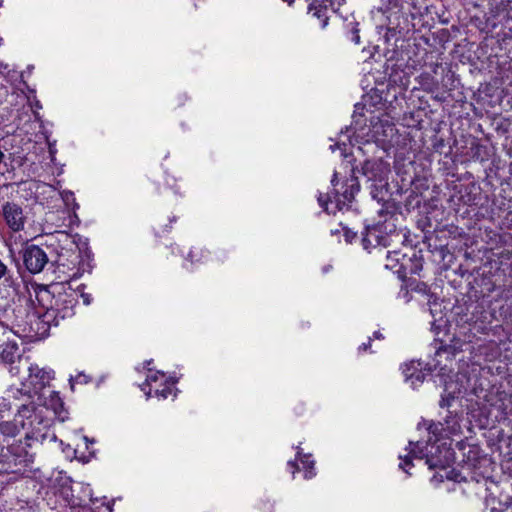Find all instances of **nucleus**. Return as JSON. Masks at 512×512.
Listing matches in <instances>:
<instances>
[{
  "label": "nucleus",
  "instance_id": "49530a36",
  "mask_svg": "<svg viewBox=\"0 0 512 512\" xmlns=\"http://www.w3.org/2000/svg\"><path fill=\"white\" fill-rule=\"evenodd\" d=\"M2 66V64H0V67Z\"/></svg>",
  "mask_w": 512,
  "mask_h": 512
},
{
  "label": "nucleus",
  "instance_id": "423d86ee",
  "mask_svg": "<svg viewBox=\"0 0 512 512\" xmlns=\"http://www.w3.org/2000/svg\"><path fill=\"white\" fill-rule=\"evenodd\" d=\"M80 251L74 245V249H66L58 254L54 270L55 281L69 284L71 280L82 276L83 270L79 266Z\"/></svg>",
  "mask_w": 512,
  "mask_h": 512
},
{
  "label": "nucleus",
  "instance_id": "f257e3e1",
  "mask_svg": "<svg viewBox=\"0 0 512 512\" xmlns=\"http://www.w3.org/2000/svg\"><path fill=\"white\" fill-rule=\"evenodd\" d=\"M35 298L46 314L61 319L71 317L77 303V293L70 284L61 282L38 286L35 289Z\"/></svg>",
  "mask_w": 512,
  "mask_h": 512
},
{
  "label": "nucleus",
  "instance_id": "1a4fd4ad",
  "mask_svg": "<svg viewBox=\"0 0 512 512\" xmlns=\"http://www.w3.org/2000/svg\"><path fill=\"white\" fill-rule=\"evenodd\" d=\"M2 218L7 227L13 232H21L25 229L28 214L23 206L14 201H5L0 209Z\"/></svg>",
  "mask_w": 512,
  "mask_h": 512
},
{
  "label": "nucleus",
  "instance_id": "393cba45",
  "mask_svg": "<svg viewBox=\"0 0 512 512\" xmlns=\"http://www.w3.org/2000/svg\"><path fill=\"white\" fill-rule=\"evenodd\" d=\"M12 330L15 334L19 336L29 337V333L27 332L26 328H21L19 324L13 325Z\"/></svg>",
  "mask_w": 512,
  "mask_h": 512
},
{
  "label": "nucleus",
  "instance_id": "7ed1b4c3",
  "mask_svg": "<svg viewBox=\"0 0 512 512\" xmlns=\"http://www.w3.org/2000/svg\"><path fill=\"white\" fill-rule=\"evenodd\" d=\"M395 134L396 128L394 124L387 115L383 114L381 117H372L369 127L356 129L353 138L348 135L347 139L349 145L353 148L355 143L369 144L370 142H374L384 148L393 139Z\"/></svg>",
  "mask_w": 512,
  "mask_h": 512
},
{
  "label": "nucleus",
  "instance_id": "a19ab883",
  "mask_svg": "<svg viewBox=\"0 0 512 512\" xmlns=\"http://www.w3.org/2000/svg\"><path fill=\"white\" fill-rule=\"evenodd\" d=\"M284 2H287L289 5H292V3L294 2V0H283Z\"/></svg>",
  "mask_w": 512,
  "mask_h": 512
},
{
  "label": "nucleus",
  "instance_id": "f3484780",
  "mask_svg": "<svg viewBox=\"0 0 512 512\" xmlns=\"http://www.w3.org/2000/svg\"><path fill=\"white\" fill-rule=\"evenodd\" d=\"M428 446H429V444H427L426 452H425L424 449L420 447L419 442H417V443L409 442L408 454L405 456H402V455L399 456V459H400L399 468L402 469L403 471H405L406 473H408L407 467H410L412 465L411 459L412 458H415V459L426 458V455L429 454Z\"/></svg>",
  "mask_w": 512,
  "mask_h": 512
},
{
  "label": "nucleus",
  "instance_id": "2f4dec72",
  "mask_svg": "<svg viewBox=\"0 0 512 512\" xmlns=\"http://www.w3.org/2000/svg\"><path fill=\"white\" fill-rule=\"evenodd\" d=\"M416 288L419 292L426 293L427 291V286L424 283L417 285Z\"/></svg>",
  "mask_w": 512,
  "mask_h": 512
},
{
  "label": "nucleus",
  "instance_id": "5701e85b",
  "mask_svg": "<svg viewBox=\"0 0 512 512\" xmlns=\"http://www.w3.org/2000/svg\"><path fill=\"white\" fill-rule=\"evenodd\" d=\"M69 382H70L71 389L73 390L75 383H80V384L87 383L88 376L85 375L84 373H79L75 377L71 376L69 378Z\"/></svg>",
  "mask_w": 512,
  "mask_h": 512
},
{
  "label": "nucleus",
  "instance_id": "cd10ccee",
  "mask_svg": "<svg viewBox=\"0 0 512 512\" xmlns=\"http://www.w3.org/2000/svg\"><path fill=\"white\" fill-rule=\"evenodd\" d=\"M48 145H49V154L51 156V160L53 161L54 160V156H55L56 151H57L56 150V146H55V142L54 143L49 142Z\"/></svg>",
  "mask_w": 512,
  "mask_h": 512
},
{
  "label": "nucleus",
  "instance_id": "c9c22d12",
  "mask_svg": "<svg viewBox=\"0 0 512 512\" xmlns=\"http://www.w3.org/2000/svg\"><path fill=\"white\" fill-rule=\"evenodd\" d=\"M195 256H196V255H195V251H193V250H192V251H190V253H189V257L191 258V261H193V259H194V257H195Z\"/></svg>",
  "mask_w": 512,
  "mask_h": 512
},
{
  "label": "nucleus",
  "instance_id": "6e6552de",
  "mask_svg": "<svg viewBox=\"0 0 512 512\" xmlns=\"http://www.w3.org/2000/svg\"><path fill=\"white\" fill-rule=\"evenodd\" d=\"M454 460V452L450 448V446L443 442L439 445H430L429 454L426 455V464L429 469H439L440 471L434 475V479L440 478V481L443 478H450V472L447 471V467Z\"/></svg>",
  "mask_w": 512,
  "mask_h": 512
},
{
  "label": "nucleus",
  "instance_id": "bb28decb",
  "mask_svg": "<svg viewBox=\"0 0 512 512\" xmlns=\"http://www.w3.org/2000/svg\"><path fill=\"white\" fill-rule=\"evenodd\" d=\"M80 296H81V298L83 300V303L85 305H90L91 304L92 296L90 294L82 292Z\"/></svg>",
  "mask_w": 512,
  "mask_h": 512
},
{
  "label": "nucleus",
  "instance_id": "9b49d317",
  "mask_svg": "<svg viewBox=\"0 0 512 512\" xmlns=\"http://www.w3.org/2000/svg\"><path fill=\"white\" fill-rule=\"evenodd\" d=\"M23 262L30 273L36 274L44 269L48 257L42 248L37 245H30L23 252Z\"/></svg>",
  "mask_w": 512,
  "mask_h": 512
},
{
  "label": "nucleus",
  "instance_id": "4468645a",
  "mask_svg": "<svg viewBox=\"0 0 512 512\" xmlns=\"http://www.w3.org/2000/svg\"><path fill=\"white\" fill-rule=\"evenodd\" d=\"M334 0H315L308 8V12L319 20L321 28H325L328 24L330 12H334Z\"/></svg>",
  "mask_w": 512,
  "mask_h": 512
},
{
  "label": "nucleus",
  "instance_id": "39448f33",
  "mask_svg": "<svg viewBox=\"0 0 512 512\" xmlns=\"http://www.w3.org/2000/svg\"><path fill=\"white\" fill-rule=\"evenodd\" d=\"M21 409H27L28 417H25L24 427L27 440L43 441L52 425V419L44 414L43 408H37L32 403L21 404Z\"/></svg>",
  "mask_w": 512,
  "mask_h": 512
},
{
  "label": "nucleus",
  "instance_id": "c03bdc74",
  "mask_svg": "<svg viewBox=\"0 0 512 512\" xmlns=\"http://www.w3.org/2000/svg\"><path fill=\"white\" fill-rule=\"evenodd\" d=\"M356 150H357V151H362L361 146H357V147H356Z\"/></svg>",
  "mask_w": 512,
  "mask_h": 512
},
{
  "label": "nucleus",
  "instance_id": "c85d7f7f",
  "mask_svg": "<svg viewBox=\"0 0 512 512\" xmlns=\"http://www.w3.org/2000/svg\"><path fill=\"white\" fill-rule=\"evenodd\" d=\"M40 186H43L42 184H40L39 182H30L29 183V190H33V189H38L40 188Z\"/></svg>",
  "mask_w": 512,
  "mask_h": 512
},
{
  "label": "nucleus",
  "instance_id": "4be33fe9",
  "mask_svg": "<svg viewBox=\"0 0 512 512\" xmlns=\"http://www.w3.org/2000/svg\"><path fill=\"white\" fill-rule=\"evenodd\" d=\"M61 197L65 202L66 206H72L73 208L78 207V205L75 203L74 194L71 191L62 192Z\"/></svg>",
  "mask_w": 512,
  "mask_h": 512
},
{
  "label": "nucleus",
  "instance_id": "ddd939ff",
  "mask_svg": "<svg viewBox=\"0 0 512 512\" xmlns=\"http://www.w3.org/2000/svg\"><path fill=\"white\" fill-rule=\"evenodd\" d=\"M40 397L43 398V409L51 410L55 417L62 422L67 419L68 412L66 411L64 402L58 392L49 390L41 393Z\"/></svg>",
  "mask_w": 512,
  "mask_h": 512
},
{
  "label": "nucleus",
  "instance_id": "f704fd0d",
  "mask_svg": "<svg viewBox=\"0 0 512 512\" xmlns=\"http://www.w3.org/2000/svg\"><path fill=\"white\" fill-rule=\"evenodd\" d=\"M393 255H394V256H396V255H397V253H396V252H394V253L389 252V253H388V255H387V259H388V260H393V259H394V258H393Z\"/></svg>",
  "mask_w": 512,
  "mask_h": 512
},
{
  "label": "nucleus",
  "instance_id": "4c0bfd02",
  "mask_svg": "<svg viewBox=\"0 0 512 512\" xmlns=\"http://www.w3.org/2000/svg\"><path fill=\"white\" fill-rule=\"evenodd\" d=\"M60 235L65 238L66 240H70V236L66 233H60Z\"/></svg>",
  "mask_w": 512,
  "mask_h": 512
},
{
  "label": "nucleus",
  "instance_id": "a211bd4d",
  "mask_svg": "<svg viewBox=\"0 0 512 512\" xmlns=\"http://www.w3.org/2000/svg\"><path fill=\"white\" fill-rule=\"evenodd\" d=\"M451 422H452V424L450 425V422L447 420L446 427H444V425L442 423H438V424L433 423L429 426V429H428L429 433L436 435L439 432H445V436L460 433L461 427H460V424L458 423V421L455 418H453Z\"/></svg>",
  "mask_w": 512,
  "mask_h": 512
},
{
  "label": "nucleus",
  "instance_id": "c756f323",
  "mask_svg": "<svg viewBox=\"0 0 512 512\" xmlns=\"http://www.w3.org/2000/svg\"><path fill=\"white\" fill-rule=\"evenodd\" d=\"M447 353H448V349L446 347L445 348H440L436 352V357H442L444 354H447Z\"/></svg>",
  "mask_w": 512,
  "mask_h": 512
},
{
  "label": "nucleus",
  "instance_id": "ea45409f",
  "mask_svg": "<svg viewBox=\"0 0 512 512\" xmlns=\"http://www.w3.org/2000/svg\"><path fill=\"white\" fill-rule=\"evenodd\" d=\"M374 336H375V338H378V339L382 338V335L379 332H375Z\"/></svg>",
  "mask_w": 512,
  "mask_h": 512
},
{
  "label": "nucleus",
  "instance_id": "dca6fc26",
  "mask_svg": "<svg viewBox=\"0 0 512 512\" xmlns=\"http://www.w3.org/2000/svg\"><path fill=\"white\" fill-rule=\"evenodd\" d=\"M0 360L10 365V373L12 375L19 374V366H13L14 363L18 360L20 362V354L18 345L14 342H9L5 345L2 352L0 353Z\"/></svg>",
  "mask_w": 512,
  "mask_h": 512
},
{
  "label": "nucleus",
  "instance_id": "b1692460",
  "mask_svg": "<svg viewBox=\"0 0 512 512\" xmlns=\"http://www.w3.org/2000/svg\"><path fill=\"white\" fill-rule=\"evenodd\" d=\"M318 202L319 205L323 207L328 213H335V209L329 207V204H332V201H330L329 197L324 198V195L320 194L318 196Z\"/></svg>",
  "mask_w": 512,
  "mask_h": 512
},
{
  "label": "nucleus",
  "instance_id": "6ab92c4d",
  "mask_svg": "<svg viewBox=\"0 0 512 512\" xmlns=\"http://www.w3.org/2000/svg\"><path fill=\"white\" fill-rule=\"evenodd\" d=\"M297 457L300 460L302 465V470L304 471L305 479H311L316 475L315 472V461L312 459L310 454H303L300 447H297Z\"/></svg>",
  "mask_w": 512,
  "mask_h": 512
},
{
  "label": "nucleus",
  "instance_id": "aec40b11",
  "mask_svg": "<svg viewBox=\"0 0 512 512\" xmlns=\"http://www.w3.org/2000/svg\"><path fill=\"white\" fill-rule=\"evenodd\" d=\"M436 361H437V364L434 365V370H438L437 377H439L440 383L444 386L445 391H448L451 388V382L449 381V379L451 378L450 377L451 369H448L447 365H444V366H441L438 368L437 366L440 361L439 360H436Z\"/></svg>",
  "mask_w": 512,
  "mask_h": 512
},
{
  "label": "nucleus",
  "instance_id": "412c9836",
  "mask_svg": "<svg viewBox=\"0 0 512 512\" xmlns=\"http://www.w3.org/2000/svg\"><path fill=\"white\" fill-rule=\"evenodd\" d=\"M330 149L332 152H334L336 149H339L341 151V155L345 158H347L349 155H353L354 153L353 151L348 150L347 143L344 139H342V137L336 144L331 145Z\"/></svg>",
  "mask_w": 512,
  "mask_h": 512
},
{
  "label": "nucleus",
  "instance_id": "9d476101",
  "mask_svg": "<svg viewBox=\"0 0 512 512\" xmlns=\"http://www.w3.org/2000/svg\"><path fill=\"white\" fill-rule=\"evenodd\" d=\"M0 462L7 465V469L15 471L18 465H27L33 462V455L30 454L21 442L9 445L5 450L2 449Z\"/></svg>",
  "mask_w": 512,
  "mask_h": 512
},
{
  "label": "nucleus",
  "instance_id": "473e14b6",
  "mask_svg": "<svg viewBox=\"0 0 512 512\" xmlns=\"http://www.w3.org/2000/svg\"><path fill=\"white\" fill-rule=\"evenodd\" d=\"M356 44H359L360 43V36L358 34H355L353 39H352Z\"/></svg>",
  "mask_w": 512,
  "mask_h": 512
},
{
  "label": "nucleus",
  "instance_id": "58836bf2",
  "mask_svg": "<svg viewBox=\"0 0 512 512\" xmlns=\"http://www.w3.org/2000/svg\"><path fill=\"white\" fill-rule=\"evenodd\" d=\"M35 107H36L37 109H41V108H42V106H41V104H40V102H39V101H36V102H35Z\"/></svg>",
  "mask_w": 512,
  "mask_h": 512
},
{
  "label": "nucleus",
  "instance_id": "37998d69",
  "mask_svg": "<svg viewBox=\"0 0 512 512\" xmlns=\"http://www.w3.org/2000/svg\"><path fill=\"white\" fill-rule=\"evenodd\" d=\"M336 209L341 210V207L339 206V203H336Z\"/></svg>",
  "mask_w": 512,
  "mask_h": 512
},
{
  "label": "nucleus",
  "instance_id": "a878e982",
  "mask_svg": "<svg viewBox=\"0 0 512 512\" xmlns=\"http://www.w3.org/2000/svg\"><path fill=\"white\" fill-rule=\"evenodd\" d=\"M373 235V232L370 231V230H367L366 234L363 236V245L364 247L367 249L369 245H373V242L372 240L370 239V237Z\"/></svg>",
  "mask_w": 512,
  "mask_h": 512
},
{
  "label": "nucleus",
  "instance_id": "f03ea898",
  "mask_svg": "<svg viewBox=\"0 0 512 512\" xmlns=\"http://www.w3.org/2000/svg\"><path fill=\"white\" fill-rule=\"evenodd\" d=\"M380 8L386 15V30L401 33L408 27V16L414 18L425 7V0H382Z\"/></svg>",
  "mask_w": 512,
  "mask_h": 512
},
{
  "label": "nucleus",
  "instance_id": "20e7f679",
  "mask_svg": "<svg viewBox=\"0 0 512 512\" xmlns=\"http://www.w3.org/2000/svg\"><path fill=\"white\" fill-rule=\"evenodd\" d=\"M29 375L25 382L21 383L22 388L11 387L8 391V397L19 400H29L32 394H38L51 380L54 379V370L51 368H40L37 364H31L28 367Z\"/></svg>",
  "mask_w": 512,
  "mask_h": 512
},
{
  "label": "nucleus",
  "instance_id": "7c9ffc66",
  "mask_svg": "<svg viewBox=\"0 0 512 512\" xmlns=\"http://www.w3.org/2000/svg\"><path fill=\"white\" fill-rule=\"evenodd\" d=\"M288 466L290 467V469H291V473H292L293 475H294V474H295V472L299 469V467H296V466H295V463H294V462H292V461L288 462Z\"/></svg>",
  "mask_w": 512,
  "mask_h": 512
},
{
  "label": "nucleus",
  "instance_id": "e433bc0d",
  "mask_svg": "<svg viewBox=\"0 0 512 512\" xmlns=\"http://www.w3.org/2000/svg\"><path fill=\"white\" fill-rule=\"evenodd\" d=\"M368 345H369V343H368V344L363 343V344L359 347V349H360V350H362V349H363V350H366V349H367V347H368Z\"/></svg>",
  "mask_w": 512,
  "mask_h": 512
},
{
  "label": "nucleus",
  "instance_id": "2eb2a0df",
  "mask_svg": "<svg viewBox=\"0 0 512 512\" xmlns=\"http://www.w3.org/2000/svg\"><path fill=\"white\" fill-rule=\"evenodd\" d=\"M27 412V409H21L20 406L13 420L0 423V433L7 437H15L24 427L25 417L29 416Z\"/></svg>",
  "mask_w": 512,
  "mask_h": 512
},
{
  "label": "nucleus",
  "instance_id": "72a5a7b5",
  "mask_svg": "<svg viewBox=\"0 0 512 512\" xmlns=\"http://www.w3.org/2000/svg\"><path fill=\"white\" fill-rule=\"evenodd\" d=\"M336 181H337V173L335 172V173L333 174V177H332V180H331L332 185H335V184H336Z\"/></svg>",
  "mask_w": 512,
  "mask_h": 512
},
{
  "label": "nucleus",
  "instance_id": "0eeeda50",
  "mask_svg": "<svg viewBox=\"0 0 512 512\" xmlns=\"http://www.w3.org/2000/svg\"><path fill=\"white\" fill-rule=\"evenodd\" d=\"M175 381L161 371L148 369L145 382L140 386L147 398L152 396L158 399H167L169 395L176 396L174 392Z\"/></svg>",
  "mask_w": 512,
  "mask_h": 512
},
{
  "label": "nucleus",
  "instance_id": "a18cd8bd",
  "mask_svg": "<svg viewBox=\"0 0 512 512\" xmlns=\"http://www.w3.org/2000/svg\"><path fill=\"white\" fill-rule=\"evenodd\" d=\"M371 231H372L373 233L375 232L374 230H371ZM372 236H374V238H377V235H374V234H373Z\"/></svg>",
  "mask_w": 512,
  "mask_h": 512
},
{
  "label": "nucleus",
  "instance_id": "f8f14e48",
  "mask_svg": "<svg viewBox=\"0 0 512 512\" xmlns=\"http://www.w3.org/2000/svg\"><path fill=\"white\" fill-rule=\"evenodd\" d=\"M430 371L431 369L429 368L427 370L424 368L423 363L420 361H410L402 366L405 381L410 383V386L413 389L417 388L424 382L426 375Z\"/></svg>",
  "mask_w": 512,
  "mask_h": 512
},
{
  "label": "nucleus",
  "instance_id": "79ce46f5",
  "mask_svg": "<svg viewBox=\"0 0 512 512\" xmlns=\"http://www.w3.org/2000/svg\"><path fill=\"white\" fill-rule=\"evenodd\" d=\"M344 198H346L347 200H349V201H350V197H348V196H347V193H346V192H345V194H344Z\"/></svg>",
  "mask_w": 512,
  "mask_h": 512
}]
</instances>
